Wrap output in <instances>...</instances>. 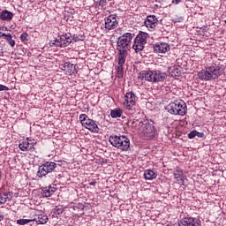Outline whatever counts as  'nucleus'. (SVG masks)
<instances>
[{
	"label": "nucleus",
	"instance_id": "nucleus-1",
	"mask_svg": "<svg viewBox=\"0 0 226 226\" xmlns=\"http://www.w3.org/2000/svg\"><path fill=\"white\" fill-rule=\"evenodd\" d=\"M135 38V34L125 33L120 36L117 42V50L118 51V61L117 66V79H123L124 75V63L128 56V49L132 47V40Z\"/></svg>",
	"mask_w": 226,
	"mask_h": 226
},
{
	"label": "nucleus",
	"instance_id": "nucleus-2",
	"mask_svg": "<svg viewBox=\"0 0 226 226\" xmlns=\"http://www.w3.org/2000/svg\"><path fill=\"white\" fill-rule=\"evenodd\" d=\"M222 73L223 70H222L220 63H213L211 65L207 66L205 70L198 72V79L200 80H216Z\"/></svg>",
	"mask_w": 226,
	"mask_h": 226
},
{
	"label": "nucleus",
	"instance_id": "nucleus-3",
	"mask_svg": "<svg viewBox=\"0 0 226 226\" xmlns=\"http://www.w3.org/2000/svg\"><path fill=\"white\" fill-rule=\"evenodd\" d=\"M138 79L139 80H146L147 82H152L153 84L158 82H163L167 79L166 72H163L160 70H148V71H141L138 74Z\"/></svg>",
	"mask_w": 226,
	"mask_h": 226
},
{
	"label": "nucleus",
	"instance_id": "nucleus-4",
	"mask_svg": "<svg viewBox=\"0 0 226 226\" xmlns=\"http://www.w3.org/2000/svg\"><path fill=\"white\" fill-rule=\"evenodd\" d=\"M138 132L141 137L146 139V140L154 139V135H156V126H154V122H153V120L140 121L138 124Z\"/></svg>",
	"mask_w": 226,
	"mask_h": 226
},
{
	"label": "nucleus",
	"instance_id": "nucleus-5",
	"mask_svg": "<svg viewBox=\"0 0 226 226\" xmlns=\"http://www.w3.org/2000/svg\"><path fill=\"white\" fill-rule=\"evenodd\" d=\"M109 140L113 147H117L120 151H128L130 149V138L125 135H111Z\"/></svg>",
	"mask_w": 226,
	"mask_h": 226
},
{
	"label": "nucleus",
	"instance_id": "nucleus-6",
	"mask_svg": "<svg viewBox=\"0 0 226 226\" xmlns=\"http://www.w3.org/2000/svg\"><path fill=\"white\" fill-rule=\"evenodd\" d=\"M166 110L174 116H185L186 114V103L185 102H174L166 106Z\"/></svg>",
	"mask_w": 226,
	"mask_h": 226
},
{
	"label": "nucleus",
	"instance_id": "nucleus-7",
	"mask_svg": "<svg viewBox=\"0 0 226 226\" xmlns=\"http://www.w3.org/2000/svg\"><path fill=\"white\" fill-rule=\"evenodd\" d=\"M79 121L84 128L92 132V133H100V127L94 120L89 118L87 115L81 114L79 115Z\"/></svg>",
	"mask_w": 226,
	"mask_h": 226
},
{
	"label": "nucleus",
	"instance_id": "nucleus-8",
	"mask_svg": "<svg viewBox=\"0 0 226 226\" xmlns=\"http://www.w3.org/2000/svg\"><path fill=\"white\" fill-rule=\"evenodd\" d=\"M147 38H149V34L145 32H139V34L135 37L132 49L135 52H142L147 43Z\"/></svg>",
	"mask_w": 226,
	"mask_h": 226
},
{
	"label": "nucleus",
	"instance_id": "nucleus-9",
	"mask_svg": "<svg viewBox=\"0 0 226 226\" xmlns=\"http://www.w3.org/2000/svg\"><path fill=\"white\" fill-rule=\"evenodd\" d=\"M72 43V34H65L64 35L58 36L56 40L50 41V47H68Z\"/></svg>",
	"mask_w": 226,
	"mask_h": 226
},
{
	"label": "nucleus",
	"instance_id": "nucleus-10",
	"mask_svg": "<svg viewBox=\"0 0 226 226\" xmlns=\"http://www.w3.org/2000/svg\"><path fill=\"white\" fill-rule=\"evenodd\" d=\"M57 164L54 162H46L42 165L39 166V170L37 172L38 177H43L47 176V174H50V172H54Z\"/></svg>",
	"mask_w": 226,
	"mask_h": 226
},
{
	"label": "nucleus",
	"instance_id": "nucleus-11",
	"mask_svg": "<svg viewBox=\"0 0 226 226\" xmlns=\"http://www.w3.org/2000/svg\"><path fill=\"white\" fill-rule=\"evenodd\" d=\"M119 26V21H117V15L110 14L109 17L104 19V29L106 31H113Z\"/></svg>",
	"mask_w": 226,
	"mask_h": 226
},
{
	"label": "nucleus",
	"instance_id": "nucleus-12",
	"mask_svg": "<svg viewBox=\"0 0 226 226\" xmlns=\"http://www.w3.org/2000/svg\"><path fill=\"white\" fill-rule=\"evenodd\" d=\"M124 100L125 101L124 102V105L125 109H127V110H132L135 103H137V100H139V98L137 97L135 93H133L132 91H129L125 94Z\"/></svg>",
	"mask_w": 226,
	"mask_h": 226
},
{
	"label": "nucleus",
	"instance_id": "nucleus-13",
	"mask_svg": "<svg viewBox=\"0 0 226 226\" xmlns=\"http://www.w3.org/2000/svg\"><path fill=\"white\" fill-rule=\"evenodd\" d=\"M177 226H201V222L193 217H185L178 222Z\"/></svg>",
	"mask_w": 226,
	"mask_h": 226
},
{
	"label": "nucleus",
	"instance_id": "nucleus-14",
	"mask_svg": "<svg viewBox=\"0 0 226 226\" xmlns=\"http://www.w3.org/2000/svg\"><path fill=\"white\" fill-rule=\"evenodd\" d=\"M145 26L148 31H155L156 26H158V18L154 15H149L145 19Z\"/></svg>",
	"mask_w": 226,
	"mask_h": 226
},
{
	"label": "nucleus",
	"instance_id": "nucleus-15",
	"mask_svg": "<svg viewBox=\"0 0 226 226\" xmlns=\"http://www.w3.org/2000/svg\"><path fill=\"white\" fill-rule=\"evenodd\" d=\"M34 146H36V143L31 142V139L29 138H26L23 141L19 142V148L20 151L27 152V151H34Z\"/></svg>",
	"mask_w": 226,
	"mask_h": 226
},
{
	"label": "nucleus",
	"instance_id": "nucleus-16",
	"mask_svg": "<svg viewBox=\"0 0 226 226\" xmlns=\"http://www.w3.org/2000/svg\"><path fill=\"white\" fill-rule=\"evenodd\" d=\"M170 50V46L166 42H156L154 44V52L155 54H167Z\"/></svg>",
	"mask_w": 226,
	"mask_h": 226
},
{
	"label": "nucleus",
	"instance_id": "nucleus-17",
	"mask_svg": "<svg viewBox=\"0 0 226 226\" xmlns=\"http://www.w3.org/2000/svg\"><path fill=\"white\" fill-rule=\"evenodd\" d=\"M12 199L11 192L8 191H3L0 189V204H6V202L10 201Z\"/></svg>",
	"mask_w": 226,
	"mask_h": 226
},
{
	"label": "nucleus",
	"instance_id": "nucleus-18",
	"mask_svg": "<svg viewBox=\"0 0 226 226\" xmlns=\"http://www.w3.org/2000/svg\"><path fill=\"white\" fill-rule=\"evenodd\" d=\"M32 222H36L37 225H45L49 222V217L45 214L38 215Z\"/></svg>",
	"mask_w": 226,
	"mask_h": 226
},
{
	"label": "nucleus",
	"instance_id": "nucleus-19",
	"mask_svg": "<svg viewBox=\"0 0 226 226\" xmlns=\"http://www.w3.org/2000/svg\"><path fill=\"white\" fill-rule=\"evenodd\" d=\"M56 187L49 186V187H43L41 190V195L42 197H52L54 193H56Z\"/></svg>",
	"mask_w": 226,
	"mask_h": 226
},
{
	"label": "nucleus",
	"instance_id": "nucleus-20",
	"mask_svg": "<svg viewBox=\"0 0 226 226\" xmlns=\"http://www.w3.org/2000/svg\"><path fill=\"white\" fill-rule=\"evenodd\" d=\"M0 19H1V20H7V22H10V20H11V19H13V13H11V11H9L7 10L3 11L0 13Z\"/></svg>",
	"mask_w": 226,
	"mask_h": 226
},
{
	"label": "nucleus",
	"instance_id": "nucleus-21",
	"mask_svg": "<svg viewBox=\"0 0 226 226\" xmlns=\"http://www.w3.org/2000/svg\"><path fill=\"white\" fill-rule=\"evenodd\" d=\"M175 179L178 181V183H183L185 179V176H183V170L179 168H177L173 172Z\"/></svg>",
	"mask_w": 226,
	"mask_h": 226
},
{
	"label": "nucleus",
	"instance_id": "nucleus-22",
	"mask_svg": "<svg viewBox=\"0 0 226 226\" xmlns=\"http://www.w3.org/2000/svg\"><path fill=\"white\" fill-rule=\"evenodd\" d=\"M144 176H145V179H147V181H153V179H156V177H157L156 173H154V171H153L151 170H146L144 172Z\"/></svg>",
	"mask_w": 226,
	"mask_h": 226
},
{
	"label": "nucleus",
	"instance_id": "nucleus-23",
	"mask_svg": "<svg viewBox=\"0 0 226 226\" xmlns=\"http://www.w3.org/2000/svg\"><path fill=\"white\" fill-rule=\"evenodd\" d=\"M2 37L4 38V40H6L9 45H11V47H15V41L13 40V36H11V34H2Z\"/></svg>",
	"mask_w": 226,
	"mask_h": 226
},
{
	"label": "nucleus",
	"instance_id": "nucleus-24",
	"mask_svg": "<svg viewBox=\"0 0 226 226\" xmlns=\"http://www.w3.org/2000/svg\"><path fill=\"white\" fill-rule=\"evenodd\" d=\"M121 116H123V109H121L119 108L112 109L110 111V117L113 119H117V117H121Z\"/></svg>",
	"mask_w": 226,
	"mask_h": 226
},
{
	"label": "nucleus",
	"instance_id": "nucleus-25",
	"mask_svg": "<svg viewBox=\"0 0 226 226\" xmlns=\"http://www.w3.org/2000/svg\"><path fill=\"white\" fill-rule=\"evenodd\" d=\"M64 213V207L63 206H57L53 209V216H58L59 215H63Z\"/></svg>",
	"mask_w": 226,
	"mask_h": 226
},
{
	"label": "nucleus",
	"instance_id": "nucleus-26",
	"mask_svg": "<svg viewBox=\"0 0 226 226\" xmlns=\"http://www.w3.org/2000/svg\"><path fill=\"white\" fill-rule=\"evenodd\" d=\"M33 222V219H19L17 220L18 225H27V223H31Z\"/></svg>",
	"mask_w": 226,
	"mask_h": 226
},
{
	"label": "nucleus",
	"instance_id": "nucleus-27",
	"mask_svg": "<svg viewBox=\"0 0 226 226\" xmlns=\"http://www.w3.org/2000/svg\"><path fill=\"white\" fill-rule=\"evenodd\" d=\"M86 37L84 36V35H77V34H74L73 36H72V41H84V39H85Z\"/></svg>",
	"mask_w": 226,
	"mask_h": 226
},
{
	"label": "nucleus",
	"instance_id": "nucleus-28",
	"mask_svg": "<svg viewBox=\"0 0 226 226\" xmlns=\"http://www.w3.org/2000/svg\"><path fill=\"white\" fill-rule=\"evenodd\" d=\"M96 5L101 6L103 8V6H107V0H99L96 2Z\"/></svg>",
	"mask_w": 226,
	"mask_h": 226
},
{
	"label": "nucleus",
	"instance_id": "nucleus-29",
	"mask_svg": "<svg viewBox=\"0 0 226 226\" xmlns=\"http://www.w3.org/2000/svg\"><path fill=\"white\" fill-rule=\"evenodd\" d=\"M29 36V34L27 33H24L20 35V40L23 43H25V41H27V37Z\"/></svg>",
	"mask_w": 226,
	"mask_h": 226
},
{
	"label": "nucleus",
	"instance_id": "nucleus-30",
	"mask_svg": "<svg viewBox=\"0 0 226 226\" xmlns=\"http://www.w3.org/2000/svg\"><path fill=\"white\" fill-rule=\"evenodd\" d=\"M197 137V131L193 130L190 133H188V139H195Z\"/></svg>",
	"mask_w": 226,
	"mask_h": 226
},
{
	"label": "nucleus",
	"instance_id": "nucleus-31",
	"mask_svg": "<svg viewBox=\"0 0 226 226\" xmlns=\"http://www.w3.org/2000/svg\"><path fill=\"white\" fill-rule=\"evenodd\" d=\"M173 73H177V74H171L172 77H179L181 75V72L179 71V69H174Z\"/></svg>",
	"mask_w": 226,
	"mask_h": 226
},
{
	"label": "nucleus",
	"instance_id": "nucleus-32",
	"mask_svg": "<svg viewBox=\"0 0 226 226\" xmlns=\"http://www.w3.org/2000/svg\"><path fill=\"white\" fill-rule=\"evenodd\" d=\"M68 68H73V64L66 63L64 64V68H62V70L66 71L68 70Z\"/></svg>",
	"mask_w": 226,
	"mask_h": 226
},
{
	"label": "nucleus",
	"instance_id": "nucleus-33",
	"mask_svg": "<svg viewBox=\"0 0 226 226\" xmlns=\"http://www.w3.org/2000/svg\"><path fill=\"white\" fill-rule=\"evenodd\" d=\"M0 91H10L8 87L0 84Z\"/></svg>",
	"mask_w": 226,
	"mask_h": 226
},
{
	"label": "nucleus",
	"instance_id": "nucleus-34",
	"mask_svg": "<svg viewBox=\"0 0 226 226\" xmlns=\"http://www.w3.org/2000/svg\"><path fill=\"white\" fill-rule=\"evenodd\" d=\"M196 137H199L200 139H204V132H200L196 131Z\"/></svg>",
	"mask_w": 226,
	"mask_h": 226
},
{
	"label": "nucleus",
	"instance_id": "nucleus-35",
	"mask_svg": "<svg viewBox=\"0 0 226 226\" xmlns=\"http://www.w3.org/2000/svg\"><path fill=\"white\" fill-rule=\"evenodd\" d=\"M182 0H172V4H179V3H181Z\"/></svg>",
	"mask_w": 226,
	"mask_h": 226
},
{
	"label": "nucleus",
	"instance_id": "nucleus-36",
	"mask_svg": "<svg viewBox=\"0 0 226 226\" xmlns=\"http://www.w3.org/2000/svg\"><path fill=\"white\" fill-rule=\"evenodd\" d=\"M89 185H90V186H96V182H90V183H89Z\"/></svg>",
	"mask_w": 226,
	"mask_h": 226
},
{
	"label": "nucleus",
	"instance_id": "nucleus-37",
	"mask_svg": "<svg viewBox=\"0 0 226 226\" xmlns=\"http://www.w3.org/2000/svg\"><path fill=\"white\" fill-rule=\"evenodd\" d=\"M3 220H4V215L0 214V222H3Z\"/></svg>",
	"mask_w": 226,
	"mask_h": 226
},
{
	"label": "nucleus",
	"instance_id": "nucleus-38",
	"mask_svg": "<svg viewBox=\"0 0 226 226\" xmlns=\"http://www.w3.org/2000/svg\"><path fill=\"white\" fill-rule=\"evenodd\" d=\"M0 38H3V34H0Z\"/></svg>",
	"mask_w": 226,
	"mask_h": 226
}]
</instances>
